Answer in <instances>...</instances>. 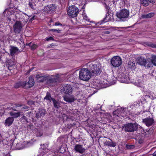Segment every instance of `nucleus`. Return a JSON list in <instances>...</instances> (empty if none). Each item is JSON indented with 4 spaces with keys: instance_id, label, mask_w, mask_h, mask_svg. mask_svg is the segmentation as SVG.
<instances>
[{
    "instance_id": "nucleus-1",
    "label": "nucleus",
    "mask_w": 156,
    "mask_h": 156,
    "mask_svg": "<svg viewBox=\"0 0 156 156\" xmlns=\"http://www.w3.org/2000/svg\"><path fill=\"white\" fill-rule=\"evenodd\" d=\"M91 74L88 69L83 68L79 72V78L83 80L87 81L91 78Z\"/></svg>"
},
{
    "instance_id": "nucleus-2",
    "label": "nucleus",
    "mask_w": 156,
    "mask_h": 156,
    "mask_svg": "<svg viewBox=\"0 0 156 156\" xmlns=\"http://www.w3.org/2000/svg\"><path fill=\"white\" fill-rule=\"evenodd\" d=\"M138 124L136 123H128L124 124L122 127V130L126 132H132L136 130Z\"/></svg>"
},
{
    "instance_id": "nucleus-3",
    "label": "nucleus",
    "mask_w": 156,
    "mask_h": 156,
    "mask_svg": "<svg viewBox=\"0 0 156 156\" xmlns=\"http://www.w3.org/2000/svg\"><path fill=\"white\" fill-rule=\"evenodd\" d=\"M88 64V69L90 71L91 75L95 76L101 73V70L97 65L90 63H89Z\"/></svg>"
},
{
    "instance_id": "nucleus-4",
    "label": "nucleus",
    "mask_w": 156,
    "mask_h": 156,
    "mask_svg": "<svg viewBox=\"0 0 156 156\" xmlns=\"http://www.w3.org/2000/svg\"><path fill=\"white\" fill-rule=\"evenodd\" d=\"M99 140L104 144L105 145L107 146L115 147L116 146V143L112 140L109 138L104 137H101L99 138Z\"/></svg>"
},
{
    "instance_id": "nucleus-5",
    "label": "nucleus",
    "mask_w": 156,
    "mask_h": 156,
    "mask_svg": "<svg viewBox=\"0 0 156 156\" xmlns=\"http://www.w3.org/2000/svg\"><path fill=\"white\" fill-rule=\"evenodd\" d=\"M68 15L71 18L75 17L77 16L79 10L75 5L70 6L67 10Z\"/></svg>"
},
{
    "instance_id": "nucleus-6",
    "label": "nucleus",
    "mask_w": 156,
    "mask_h": 156,
    "mask_svg": "<svg viewBox=\"0 0 156 156\" xmlns=\"http://www.w3.org/2000/svg\"><path fill=\"white\" fill-rule=\"evenodd\" d=\"M129 15V11L126 9H122L116 13L117 17L122 20H123L124 19L128 18Z\"/></svg>"
},
{
    "instance_id": "nucleus-7",
    "label": "nucleus",
    "mask_w": 156,
    "mask_h": 156,
    "mask_svg": "<svg viewBox=\"0 0 156 156\" xmlns=\"http://www.w3.org/2000/svg\"><path fill=\"white\" fill-rule=\"evenodd\" d=\"M59 81L58 75H52L51 76H48L46 83L50 86L56 84Z\"/></svg>"
},
{
    "instance_id": "nucleus-8",
    "label": "nucleus",
    "mask_w": 156,
    "mask_h": 156,
    "mask_svg": "<svg viewBox=\"0 0 156 156\" xmlns=\"http://www.w3.org/2000/svg\"><path fill=\"white\" fill-rule=\"evenodd\" d=\"M110 62L111 65L113 67H118L122 64V60L119 56H115L111 59Z\"/></svg>"
},
{
    "instance_id": "nucleus-9",
    "label": "nucleus",
    "mask_w": 156,
    "mask_h": 156,
    "mask_svg": "<svg viewBox=\"0 0 156 156\" xmlns=\"http://www.w3.org/2000/svg\"><path fill=\"white\" fill-rule=\"evenodd\" d=\"M14 31L15 33H19L22 28V24L20 21H16L13 26Z\"/></svg>"
},
{
    "instance_id": "nucleus-10",
    "label": "nucleus",
    "mask_w": 156,
    "mask_h": 156,
    "mask_svg": "<svg viewBox=\"0 0 156 156\" xmlns=\"http://www.w3.org/2000/svg\"><path fill=\"white\" fill-rule=\"evenodd\" d=\"M56 6L55 4H51L47 5L44 7L45 11L48 13H52L56 11Z\"/></svg>"
},
{
    "instance_id": "nucleus-11",
    "label": "nucleus",
    "mask_w": 156,
    "mask_h": 156,
    "mask_svg": "<svg viewBox=\"0 0 156 156\" xmlns=\"http://www.w3.org/2000/svg\"><path fill=\"white\" fill-rule=\"evenodd\" d=\"M143 122L147 126H150L153 125L154 122V120L153 118L148 117L143 119Z\"/></svg>"
},
{
    "instance_id": "nucleus-12",
    "label": "nucleus",
    "mask_w": 156,
    "mask_h": 156,
    "mask_svg": "<svg viewBox=\"0 0 156 156\" xmlns=\"http://www.w3.org/2000/svg\"><path fill=\"white\" fill-rule=\"evenodd\" d=\"M24 86L26 88H29L32 87L34 84V82L32 77H29V80L28 82H24Z\"/></svg>"
},
{
    "instance_id": "nucleus-13",
    "label": "nucleus",
    "mask_w": 156,
    "mask_h": 156,
    "mask_svg": "<svg viewBox=\"0 0 156 156\" xmlns=\"http://www.w3.org/2000/svg\"><path fill=\"white\" fill-rule=\"evenodd\" d=\"M46 112V111L44 109L39 108L37 112L36 113V118L38 119L41 117L44 116Z\"/></svg>"
},
{
    "instance_id": "nucleus-14",
    "label": "nucleus",
    "mask_w": 156,
    "mask_h": 156,
    "mask_svg": "<svg viewBox=\"0 0 156 156\" xmlns=\"http://www.w3.org/2000/svg\"><path fill=\"white\" fill-rule=\"evenodd\" d=\"M74 149L76 151L80 154H83L86 150L85 148L82 147V145L78 144L75 146Z\"/></svg>"
},
{
    "instance_id": "nucleus-15",
    "label": "nucleus",
    "mask_w": 156,
    "mask_h": 156,
    "mask_svg": "<svg viewBox=\"0 0 156 156\" xmlns=\"http://www.w3.org/2000/svg\"><path fill=\"white\" fill-rule=\"evenodd\" d=\"M48 76H41L40 74H37L36 75L35 78L37 82H43L47 80Z\"/></svg>"
},
{
    "instance_id": "nucleus-16",
    "label": "nucleus",
    "mask_w": 156,
    "mask_h": 156,
    "mask_svg": "<svg viewBox=\"0 0 156 156\" xmlns=\"http://www.w3.org/2000/svg\"><path fill=\"white\" fill-rule=\"evenodd\" d=\"M64 92L66 94H71L73 91V88L72 86L69 84H67L63 88Z\"/></svg>"
},
{
    "instance_id": "nucleus-17",
    "label": "nucleus",
    "mask_w": 156,
    "mask_h": 156,
    "mask_svg": "<svg viewBox=\"0 0 156 156\" xmlns=\"http://www.w3.org/2000/svg\"><path fill=\"white\" fill-rule=\"evenodd\" d=\"M14 119L11 117L7 118L5 120L4 125L6 127L10 126L13 122Z\"/></svg>"
},
{
    "instance_id": "nucleus-18",
    "label": "nucleus",
    "mask_w": 156,
    "mask_h": 156,
    "mask_svg": "<svg viewBox=\"0 0 156 156\" xmlns=\"http://www.w3.org/2000/svg\"><path fill=\"white\" fill-rule=\"evenodd\" d=\"M18 51V49L17 47L11 46L10 49V55L13 56Z\"/></svg>"
},
{
    "instance_id": "nucleus-19",
    "label": "nucleus",
    "mask_w": 156,
    "mask_h": 156,
    "mask_svg": "<svg viewBox=\"0 0 156 156\" xmlns=\"http://www.w3.org/2000/svg\"><path fill=\"white\" fill-rule=\"evenodd\" d=\"M10 115L11 116V117H12L14 119L20 116V112L19 111L17 112H10L9 113Z\"/></svg>"
},
{
    "instance_id": "nucleus-20",
    "label": "nucleus",
    "mask_w": 156,
    "mask_h": 156,
    "mask_svg": "<svg viewBox=\"0 0 156 156\" xmlns=\"http://www.w3.org/2000/svg\"><path fill=\"white\" fill-rule=\"evenodd\" d=\"M24 144H25L23 141H20L16 144V147L19 150L22 149L25 147Z\"/></svg>"
},
{
    "instance_id": "nucleus-21",
    "label": "nucleus",
    "mask_w": 156,
    "mask_h": 156,
    "mask_svg": "<svg viewBox=\"0 0 156 156\" xmlns=\"http://www.w3.org/2000/svg\"><path fill=\"white\" fill-rule=\"evenodd\" d=\"M54 99V98L51 97L50 93L49 92H47L46 93V95L44 98V100L49 101L50 102H51V101L52 100V101L53 99Z\"/></svg>"
},
{
    "instance_id": "nucleus-22",
    "label": "nucleus",
    "mask_w": 156,
    "mask_h": 156,
    "mask_svg": "<svg viewBox=\"0 0 156 156\" xmlns=\"http://www.w3.org/2000/svg\"><path fill=\"white\" fill-rule=\"evenodd\" d=\"M20 87H25L24 82H19L15 83L14 87L15 88H18Z\"/></svg>"
},
{
    "instance_id": "nucleus-23",
    "label": "nucleus",
    "mask_w": 156,
    "mask_h": 156,
    "mask_svg": "<svg viewBox=\"0 0 156 156\" xmlns=\"http://www.w3.org/2000/svg\"><path fill=\"white\" fill-rule=\"evenodd\" d=\"M128 67L131 69H135L136 67L135 62L134 61H129L128 64Z\"/></svg>"
},
{
    "instance_id": "nucleus-24",
    "label": "nucleus",
    "mask_w": 156,
    "mask_h": 156,
    "mask_svg": "<svg viewBox=\"0 0 156 156\" xmlns=\"http://www.w3.org/2000/svg\"><path fill=\"white\" fill-rule=\"evenodd\" d=\"M63 98L64 100L68 102H73L74 100V98L73 97H72L71 98H69L68 96H65Z\"/></svg>"
},
{
    "instance_id": "nucleus-25",
    "label": "nucleus",
    "mask_w": 156,
    "mask_h": 156,
    "mask_svg": "<svg viewBox=\"0 0 156 156\" xmlns=\"http://www.w3.org/2000/svg\"><path fill=\"white\" fill-rule=\"evenodd\" d=\"M146 59L144 58L140 57L138 58L137 62L140 65L144 66L145 64Z\"/></svg>"
},
{
    "instance_id": "nucleus-26",
    "label": "nucleus",
    "mask_w": 156,
    "mask_h": 156,
    "mask_svg": "<svg viewBox=\"0 0 156 156\" xmlns=\"http://www.w3.org/2000/svg\"><path fill=\"white\" fill-rule=\"evenodd\" d=\"M54 107L56 108H58L60 107V103L55 99H53L52 101Z\"/></svg>"
},
{
    "instance_id": "nucleus-27",
    "label": "nucleus",
    "mask_w": 156,
    "mask_h": 156,
    "mask_svg": "<svg viewBox=\"0 0 156 156\" xmlns=\"http://www.w3.org/2000/svg\"><path fill=\"white\" fill-rule=\"evenodd\" d=\"M146 61L145 62V63L144 65L145 67H149L151 66V65L152 64V62H151V58L149 60L147 59L146 60Z\"/></svg>"
},
{
    "instance_id": "nucleus-28",
    "label": "nucleus",
    "mask_w": 156,
    "mask_h": 156,
    "mask_svg": "<svg viewBox=\"0 0 156 156\" xmlns=\"http://www.w3.org/2000/svg\"><path fill=\"white\" fill-rule=\"evenodd\" d=\"M154 14L152 13H149L147 14H144L142 16L143 18H149L153 17L154 16Z\"/></svg>"
},
{
    "instance_id": "nucleus-29",
    "label": "nucleus",
    "mask_w": 156,
    "mask_h": 156,
    "mask_svg": "<svg viewBox=\"0 0 156 156\" xmlns=\"http://www.w3.org/2000/svg\"><path fill=\"white\" fill-rule=\"evenodd\" d=\"M82 95L83 93L82 91H76V95L78 99H81L82 98Z\"/></svg>"
},
{
    "instance_id": "nucleus-30",
    "label": "nucleus",
    "mask_w": 156,
    "mask_h": 156,
    "mask_svg": "<svg viewBox=\"0 0 156 156\" xmlns=\"http://www.w3.org/2000/svg\"><path fill=\"white\" fill-rule=\"evenodd\" d=\"M151 62L152 63L156 66V55H152L151 56Z\"/></svg>"
},
{
    "instance_id": "nucleus-31",
    "label": "nucleus",
    "mask_w": 156,
    "mask_h": 156,
    "mask_svg": "<svg viewBox=\"0 0 156 156\" xmlns=\"http://www.w3.org/2000/svg\"><path fill=\"white\" fill-rule=\"evenodd\" d=\"M121 111L123 112V110L122 108H119L113 112V114L115 115L118 116V115L120 114Z\"/></svg>"
},
{
    "instance_id": "nucleus-32",
    "label": "nucleus",
    "mask_w": 156,
    "mask_h": 156,
    "mask_svg": "<svg viewBox=\"0 0 156 156\" xmlns=\"http://www.w3.org/2000/svg\"><path fill=\"white\" fill-rule=\"evenodd\" d=\"M145 44L146 45L149 47L156 48V44L152 43L151 42H146Z\"/></svg>"
},
{
    "instance_id": "nucleus-33",
    "label": "nucleus",
    "mask_w": 156,
    "mask_h": 156,
    "mask_svg": "<svg viewBox=\"0 0 156 156\" xmlns=\"http://www.w3.org/2000/svg\"><path fill=\"white\" fill-rule=\"evenodd\" d=\"M6 12L7 13V14L8 15H12L14 13L13 11L12 10L8 9L5 10L3 12V14H5Z\"/></svg>"
},
{
    "instance_id": "nucleus-34",
    "label": "nucleus",
    "mask_w": 156,
    "mask_h": 156,
    "mask_svg": "<svg viewBox=\"0 0 156 156\" xmlns=\"http://www.w3.org/2000/svg\"><path fill=\"white\" fill-rule=\"evenodd\" d=\"M140 2L144 6H147L148 5V2L147 0H140Z\"/></svg>"
},
{
    "instance_id": "nucleus-35",
    "label": "nucleus",
    "mask_w": 156,
    "mask_h": 156,
    "mask_svg": "<svg viewBox=\"0 0 156 156\" xmlns=\"http://www.w3.org/2000/svg\"><path fill=\"white\" fill-rule=\"evenodd\" d=\"M126 147L127 149H133L135 147V146L134 145L126 144Z\"/></svg>"
},
{
    "instance_id": "nucleus-36",
    "label": "nucleus",
    "mask_w": 156,
    "mask_h": 156,
    "mask_svg": "<svg viewBox=\"0 0 156 156\" xmlns=\"http://www.w3.org/2000/svg\"><path fill=\"white\" fill-rule=\"evenodd\" d=\"M29 5L33 9H35V5H34V3L30 2L29 3Z\"/></svg>"
},
{
    "instance_id": "nucleus-37",
    "label": "nucleus",
    "mask_w": 156,
    "mask_h": 156,
    "mask_svg": "<svg viewBox=\"0 0 156 156\" xmlns=\"http://www.w3.org/2000/svg\"><path fill=\"white\" fill-rule=\"evenodd\" d=\"M21 119V120H24V121H23V122H25L27 123L29 122V121L27 120L26 117L25 115H23Z\"/></svg>"
},
{
    "instance_id": "nucleus-38",
    "label": "nucleus",
    "mask_w": 156,
    "mask_h": 156,
    "mask_svg": "<svg viewBox=\"0 0 156 156\" xmlns=\"http://www.w3.org/2000/svg\"><path fill=\"white\" fill-rule=\"evenodd\" d=\"M41 148L42 149H43V153H44V151H45V149L46 148H47L46 146H45V145L44 144H43V145H41Z\"/></svg>"
},
{
    "instance_id": "nucleus-39",
    "label": "nucleus",
    "mask_w": 156,
    "mask_h": 156,
    "mask_svg": "<svg viewBox=\"0 0 156 156\" xmlns=\"http://www.w3.org/2000/svg\"><path fill=\"white\" fill-rule=\"evenodd\" d=\"M123 75V78H122V80L121 81H122V82H124V83H126V80L127 79L126 78H127V77L126 78L125 76H124V74L123 73L122 74V75Z\"/></svg>"
},
{
    "instance_id": "nucleus-40",
    "label": "nucleus",
    "mask_w": 156,
    "mask_h": 156,
    "mask_svg": "<svg viewBox=\"0 0 156 156\" xmlns=\"http://www.w3.org/2000/svg\"><path fill=\"white\" fill-rule=\"evenodd\" d=\"M50 30L53 32H54L57 33H60V32L61 31V30H60L58 29H51Z\"/></svg>"
},
{
    "instance_id": "nucleus-41",
    "label": "nucleus",
    "mask_w": 156,
    "mask_h": 156,
    "mask_svg": "<svg viewBox=\"0 0 156 156\" xmlns=\"http://www.w3.org/2000/svg\"><path fill=\"white\" fill-rule=\"evenodd\" d=\"M34 101H28L27 102L28 104L30 105H34Z\"/></svg>"
},
{
    "instance_id": "nucleus-42",
    "label": "nucleus",
    "mask_w": 156,
    "mask_h": 156,
    "mask_svg": "<svg viewBox=\"0 0 156 156\" xmlns=\"http://www.w3.org/2000/svg\"><path fill=\"white\" fill-rule=\"evenodd\" d=\"M37 47V46L35 44H33L31 46V48L32 50H34L35 48H36Z\"/></svg>"
},
{
    "instance_id": "nucleus-43",
    "label": "nucleus",
    "mask_w": 156,
    "mask_h": 156,
    "mask_svg": "<svg viewBox=\"0 0 156 156\" xmlns=\"http://www.w3.org/2000/svg\"><path fill=\"white\" fill-rule=\"evenodd\" d=\"M106 18L107 16H106L104 18L103 20H102L101 21V23L100 24H102L106 22L107 21V20H106Z\"/></svg>"
},
{
    "instance_id": "nucleus-44",
    "label": "nucleus",
    "mask_w": 156,
    "mask_h": 156,
    "mask_svg": "<svg viewBox=\"0 0 156 156\" xmlns=\"http://www.w3.org/2000/svg\"><path fill=\"white\" fill-rule=\"evenodd\" d=\"M54 38L51 37H49L48 38L46 39V40L47 41H48L50 40H53L54 41Z\"/></svg>"
},
{
    "instance_id": "nucleus-45",
    "label": "nucleus",
    "mask_w": 156,
    "mask_h": 156,
    "mask_svg": "<svg viewBox=\"0 0 156 156\" xmlns=\"http://www.w3.org/2000/svg\"><path fill=\"white\" fill-rule=\"evenodd\" d=\"M54 25L55 26H58V25L62 26V24H61V23H60L59 22H56L55 23Z\"/></svg>"
},
{
    "instance_id": "nucleus-46",
    "label": "nucleus",
    "mask_w": 156,
    "mask_h": 156,
    "mask_svg": "<svg viewBox=\"0 0 156 156\" xmlns=\"http://www.w3.org/2000/svg\"><path fill=\"white\" fill-rule=\"evenodd\" d=\"M6 20L7 23H9L11 21V19L8 17L7 18Z\"/></svg>"
},
{
    "instance_id": "nucleus-47",
    "label": "nucleus",
    "mask_w": 156,
    "mask_h": 156,
    "mask_svg": "<svg viewBox=\"0 0 156 156\" xmlns=\"http://www.w3.org/2000/svg\"><path fill=\"white\" fill-rule=\"evenodd\" d=\"M148 1L150 3H154L155 1V0H148Z\"/></svg>"
},
{
    "instance_id": "nucleus-48",
    "label": "nucleus",
    "mask_w": 156,
    "mask_h": 156,
    "mask_svg": "<svg viewBox=\"0 0 156 156\" xmlns=\"http://www.w3.org/2000/svg\"><path fill=\"white\" fill-rule=\"evenodd\" d=\"M104 33L106 34H108L110 33V32L108 30H105L104 32Z\"/></svg>"
},
{
    "instance_id": "nucleus-49",
    "label": "nucleus",
    "mask_w": 156,
    "mask_h": 156,
    "mask_svg": "<svg viewBox=\"0 0 156 156\" xmlns=\"http://www.w3.org/2000/svg\"><path fill=\"white\" fill-rule=\"evenodd\" d=\"M105 7L106 9L107 10V11L108 12H109V10L110 9V7L109 6H108L106 4H105Z\"/></svg>"
},
{
    "instance_id": "nucleus-50",
    "label": "nucleus",
    "mask_w": 156,
    "mask_h": 156,
    "mask_svg": "<svg viewBox=\"0 0 156 156\" xmlns=\"http://www.w3.org/2000/svg\"><path fill=\"white\" fill-rule=\"evenodd\" d=\"M35 17H36V16H32L31 18L30 19V20L32 21V20H34L35 19Z\"/></svg>"
},
{
    "instance_id": "nucleus-51",
    "label": "nucleus",
    "mask_w": 156,
    "mask_h": 156,
    "mask_svg": "<svg viewBox=\"0 0 156 156\" xmlns=\"http://www.w3.org/2000/svg\"><path fill=\"white\" fill-rule=\"evenodd\" d=\"M29 108L27 106H24L22 108L24 109H26L28 108Z\"/></svg>"
},
{
    "instance_id": "nucleus-52",
    "label": "nucleus",
    "mask_w": 156,
    "mask_h": 156,
    "mask_svg": "<svg viewBox=\"0 0 156 156\" xmlns=\"http://www.w3.org/2000/svg\"><path fill=\"white\" fill-rule=\"evenodd\" d=\"M106 114H107V115L108 116V118L110 119V118L111 117L110 114L109 113H107Z\"/></svg>"
},
{
    "instance_id": "nucleus-53",
    "label": "nucleus",
    "mask_w": 156,
    "mask_h": 156,
    "mask_svg": "<svg viewBox=\"0 0 156 156\" xmlns=\"http://www.w3.org/2000/svg\"><path fill=\"white\" fill-rule=\"evenodd\" d=\"M23 106L22 105H19V104H17L16 105V106L17 107H21Z\"/></svg>"
},
{
    "instance_id": "nucleus-54",
    "label": "nucleus",
    "mask_w": 156,
    "mask_h": 156,
    "mask_svg": "<svg viewBox=\"0 0 156 156\" xmlns=\"http://www.w3.org/2000/svg\"><path fill=\"white\" fill-rule=\"evenodd\" d=\"M33 44L32 43H31V42L30 43H29L28 45L31 48V46L32 45V44Z\"/></svg>"
},
{
    "instance_id": "nucleus-55",
    "label": "nucleus",
    "mask_w": 156,
    "mask_h": 156,
    "mask_svg": "<svg viewBox=\"0 0 156 156\" xmlns=\"http://www.w3.org/2000/svg\"><path fill=\"white\" fill-rule=\"evenodd\" d=\"M152 156H156V151L152 154Z\"/></svg>"
},
{
    "instance_id": "nucleus-56",
    "label": "nucleus",
    "mask_w": 156,
    "mask_h": 156,
    "mask_svg": "<svg viewBox=\"0 0 156 156\" xmlns=\"http://www.w3.org/2000/svg\"><path fill=\"white\" fill-rule=\"evenodd\" d=\"M62 116L63 117H64L65 116H66V119H67V116L65 114H63L62 115Z\"/></svg>"
},
{
    "instance_id": "nucleus-57",
    "label": "nucleus",
    "mask_w": 156,
    "mask_h": 156,
    "mask_svg": "<svg viewBox=\"0 0 156 156\" xmlns=\"http://www.w3.org/2000/svg\"><path fill=\"white\" fill-rule=\"evenodd\" d=\"M142 142H143V141H142V140L140 139V140H139V143L140 144H141Z\"/></svg>"
},
{
    "instance_id": "nucleus-58",
    "label": "nucleus",
    "mask_w": 156,
    "mask_h": 156,
    "mask_svg": "<svg viewBox=\"0 0 156 156\" xmlns=\"http://www.w3.org/2000/svg\"><path fill=\"white\" fill-rule=\"evenodd\" d=\"M119 0H113V3L114 4H115V2H117Z\"/></svg>"
},
{
    "instance_id": "nucleus-59",
    "label": "nucleus",
    "mask_w": 156,
    "mask_h": 156,
    "mask_svg": "<svg viewBox=\"0 0 156 156\" xmlns=\"http://www.w3.org/2000/svg\"><path fill=\"white\" fill-rule=\"evenodd\" d=\"M87 18H88L87 16H85L84 17V19L86 20L87 21H88V20Z\"/></svg>"
},
{
    "instance_id": "nucleus-60",
    "label": "nucleus",
    "mask_w": 156,
    "mask_h": 156,
    "mask_svg": "<svg viewBox=\"0 0 156 156\" xmlns=\"http://www.w3.org/2000/svg\"><path fill=\"white\" fill-rule=\"evenodd\" d=\"M9 110H11V109H12V108H10V107H9L8 108H7Z\"/></svg>"
},
{
    "instance_id": "nucleus-61",
    "label": "nucleus",
    "mask_w": 156,
    "mask_h": 156,
    "mask_svg": "<svg viewBox=\"0 0 156 156\" xmlns=\"http://www.w3.org/2000/svg\"><path fill=\"white\" fill-rule=\"evenodd\" d=\"M43 154H40V156H42ZM38 156H39V155Z\"/></svg>"
},
{
    "instance_id": "nucleus-62",
    "label": "nucleus",
    "mask_w": 156,
    "mask_h": 156,
    "mask_svg": "<svg viewBox=\"0 0 156 156\" xmlns=\"http://www.w3.org/2000/svg\"><path fill=\"white\" fill-rule=\"evenodd\" d=\"M50 22H52V20H50Z\"/></svg>"
},
{
    "instance_id": "nucleus-63",
    "label": "nucleus",
    "mask_w": 156,
    "mask_h": 156,
    "mask_svg": "<svg viewBox=\"0 0 156 156\" xmlns=\"http://www.w3.org/2000/svg\"><path fill=\"white\" fill-rule=\"evenodd\" d=\"M13 109V110L15 111H17V110H16V109Z\"/></svg>"
},
{
    "instance_id": "nucleus-64",
    "label": "nucleus",
    "mask_w": 156,
    "mask_h": 156,
    "mask_svg": "<svg viewBox=\"0 0 156 156\" xmlns=\"http://www.w3.org/2000/svg\"><path fill=\"white\" fill-rule=\"evenodd\" d=\"M41 135H42V134L41 135H39V136L37 135V136H41Z\"/></svg>"
}]
</instances>
